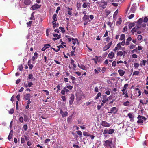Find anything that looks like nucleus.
<instances>
[{
  "label": "nucleus",
  "mask_w": 148,
  "mask_h": 148,
  "mask_svg": "<svg viewBox=\"0 0 148 148\" xmlns=\"http://www.w3.org/2000/svg\"><path fill=\"white\" fill-rule=\"evenodd\" d=\"M137 118L139 119L137 121V122L138 124L143 123V120L144 121H145L146 120H147V119L145 117L139 115H138Z\"/></svg>",
  "instance_id": "f257e3e1"
},
{
  "label": "nucleus",
  "mask_w": 148,
  "mask_h": 148,
  "mask_svg": "<svg viewBox=\"0 0 148 148\" xmlns=\"http://www.w3.org/2000/svg\"><path fill=\"white\" fill-rule=\"evenodd\" d=\"M90 18L91 20H93L94 18V16L93 15H90V16L87 15H84V16L82 18V19L83 20L85 21L86 20H89Z\"/></svg>",
  "instance_id": "f03ea898"
},
{
  "label": "nucleus",
  "mask_w": 148,
  "mask_h": 148,
  "mask_svg": "<svg viewBox=\"0 0 148 148\" xmlns=\"http://www.w3.org/2000/svg\"><path fill=\"white\" fill-rule=\"evenodd\" d=\"M118 109L116 107H113L110 108V111L108 112V113H113L114 114L118 112Z\"/></svg>",
  "instance_id": "7ed1b4c3"
},
{
  "label": "nucleus",
  "mask_w": 148,
  "mask_h": 148,
  "mask_svg": "<svg viewBox=\"0 0 148 148\" xmlns=\"http://www.w3.org/2000/svg\"><path fill=\"white\" fill-rule=\"evenodd\" d=\"M60 113L62 115V117H64L67 116L68 114V113L67 111H65L64 112L62 110L60 109Z\"/></svg>",
  "instance_id": "20e7f679"
},
{
  "label": "nucleus",
  "mask_w": 148,
  "mask_h": 148,
  "mask_svg": "<svg viewBox=\"0 0 148 148\" xmlns=\"http://www.w3.org/2000/svg\"><path fill=\"white\" fill-rule=\"evenodd\" d=\"M112 41H111L108 44L106 45H105L103 48V50L104 51H106L107 50L109 49L111 47V44H112Z\"/></svg>",
  "instance_id": "39448f33"
},
{
  "label": "nucleus",
  "mask_w": 148,
  "mask_h": 148,
  "mask_svg": "<svg viewBox=\"0 0 148 148\" xmlns=\"http://www.w3.org/2000/svg\"><path fill=\"white\" fill-rule=\"evenodd\" d=\"M101 125L103 127H110L111 126L110 124L108 123L107 121H102L101 122Z\"/></svg>",
  "instance_id": "423d86ee"
},
{
  "label": "nucleus",
  "mask_w": 148,
  "mask_h": 148,
  "mask_svg": "<svg viewBox=\"0 0 148 148\" xmlns=\"http://www.w3.org/2000/svg\"><path fill=\"white\" fill-rule=\"evenodd\" d=\"M41 6L40 5L37 4V3H36L35 4L33 5H32V7H31L32 10H36V9H37L40 8Z\"/></svg>",
  "instance_id": "0eeeda50"
},
{
  "label": "nucleus",
  "mask_w": 148,
  "mask_h": 148,
  "mask_svg": "<svg viewBox=\"0 0 148 148\" xmlns=\"http://www.w3.org/2000/svg\"><path fill=\"white\" fill-rule=\"evenodd\" d=\"M74 94H72L71 95V97L69 98V104L72 105L73 104V102L74 101Z\"/></svg>",
  "instance_id": "6e6552de"
},
{
  "label": "nucleus",
  "mask_w": 148,
  "mask_h": 148,
  "mask_svg": "<svg viewBox=\"0 0 148 148\" xmlns=\"http://www.w3.org/2000/svg\"><path fill=\"white\" fill-rule=\"evenodd\" d=\"M53 35V36L55 37L53 38V40L54 41H56V40L59 39L61 37V35H58V34H54Z\"/></svg>",
  "instance_id": "1a4fd4ad"
},
{
  "label": "nucleus",
  "mask_w": 148,
  "mask_h": 148,
  "mask_svg": "<svg viewBox=\"0 0 148 148\" xmlns=\"http://www.w3.org/2000/svg\"><path fill=\"white\" fill-rule=\"evenodd\" d=\"M105 143L104 145H108L109 146L111 147V145L112 144V140H106L105 141Z\"/></svg>",
  "instance_id": "9d476101"
},
{
  "label": "nucleus",
  "mask_w": 148,
  "mask_h": 148,
  "mask_svg": "<svg viewBox=\"0 0 148 148\" xmlns=\"http://www.w3.org/2000/svg\"><path fill=\"white\" fill-rule=\"evenodd\" d=\"M27 79H31L33 81H35L36 80L35 78L34 77L32 73L29 74L28 77Z\"/></svg>",
  "instance_id": "9b49d317"
},
{
  "label": "nucleus",
  "mask_w": 148,
  "mask_h": 148,
  "mask_svg": "<svg viewBox=\"0 0 148 148\" xmlns=\"http://www.w3.org/2000/svg\"><path fill=\"white\" fill-rule=\"evenodd\" d=\"M30 97V94H29V93H27L24 95L23 99L25 100H28V99H29Z\"/></svg>",
  "instance_id": "f8f14e48"
},
{
  "label": "nucleus",
  "mask_w": 148,
  "mask_h": 148,
  "mask_svg": "<svg viewBox=\"0 0 148 148\" xmlns=\"http://www.w3.org/2000/svg\"><path fill=\"white\" fill-rule=\"evenodd\" d=\"M23 3L25 5H29L32 3V1L31 0H23Z\"/></svg>",
  "instance_id": "ddd939ff"
},
{
  "label": "nucleus",
  "mask_w": 148,
  "mask_h": 148,
  "mask_svg": "<svg viewBox=\"0 0 148 148\" xmlns=\"http://www.w3.org/2000/svg\"><path fill=\"white\" fill-rule=\"evenodd\" d=\"M118 72L120 76H123L125 73V71L122 70V69H119V70H118Z\"/></svg>",
  "instance_id": "4468645a"
},
{
  "label": "nucleus",
  "mask_w": 148,
  "mask_h": 148,
  "mask_svg": "<svg viewBox=\"0 0 148 148\" xmlns=\"http://www.w3.org/2000/svg\"><path fill=\"white\" fill-rule=\"evenodd\" d=\"M78 66L79 68H80V69L84 70H85L86 69V67L85 66H84V65L78 64Z\"/></svg>",
  "instance_id": "2eb2a0df"
},
{
  "label": "nucleus",
  "mask_w": 148,
  "mask_h": 148,
  "mask_svg": "<svg viewBox=\"0 0 148 148\" xmlns=\"http://www.w3.org/2000/svg\"><path fill=\"white\" fill-rule=\"evenodd\" d=\"M13 132L11 130V131H10V134H9V136H8V139L9 140H10L11 139L12 137V134Z\"/></svg>",
  "instance_id": "dca6fc26"
},
{
  "label": "nucleus",
  "mask_w": 148,
  "mask_h": 148,
  "mask_svg": "<svg viewBox=\"0 0 148 148\" xmlns=\"http://www.w3.org/2000/svg\"><path fill=\"white\" fill-rule=\"evenodd\" d=\"M122 20L121 18L119 17V18L118 21H116V25L117 26L120 25L122 22Z\"/></svg>",
  "instance_id": "f3484780"
},
{
  "label": "nucleus",
  "mask_w": 148,
  "mask_h": 148,
  "mask_svg": "<svg viewBox=\"0 0 148 148\" xmlns=\"http://www.w3.org/2000/svg\"><path fill=\"white\" fill-rule=\"evenodd\" d=\"M108 56L110 58L112 59L114 56V54L113 52L110 53L108 55Z\"/></svg>",
  "instance_id": "a211bd4d"
},
{
  "label": "nucleus",
  "mask_w": 148,
  "mask_h": 148,
  "mask_svg": "<svg viewBox=\"0 0 148 148\" xmlns=\"http://www.w3.org/2000/svg\"><path fill=\"white\" fill-rule=\"evenodd\" d=\"M102 3H103L104 4L103 5H101V7L103 9L105 8L107 4L108 3L107 2L104 1V2H101Z\"/></svg>",
  "instance_id": "6ab92c4d"
},
{
  "label": "nucleus",
  "mask_w": 148,
  "mask_h": 148,
  "mask_svg": "<svg viewBox=\"0 0 148 148\" xmlns=\"http://www.w3.org/2000/svg\"><path fill=\"white\" fill-rule=\"evenodd\" d=\"M125 37V35L124 34H121L120 38V40L121 41L124 40Z\"/></svg>",
  "instance_id": "aec40b11"
},
{
  "label": "nucleus",
  "mask_w": 148,
  "mask_h": 148,
  "mask_svg": "<svg viewBox=\"0 0 148 148\" xmlns=\"http://www.w3.org/2000/svg\"><path fill=\"white\" fill-rule=\"evenodd\" d=\"M56 16H57V14H56V13H54L53 14V17H52L53 19V20L55 22H56V21L57 20V18H56Z\"/></svg>",
  "instance_id": "412c9836"
},
{
  "label": "nucleus",
  "mask_w": 148,
  "mask_h": 148,
  "mask_svg": "<svg viewBox=\"0 0 148 148\" xmlns=\"http://www.w3.org/2000/svg\"><path fill=\"white\" fill-rule=\"evenodd\" d=\"M83 135L85 136H90V134L88 132H85V131H84L83 132Z\"/></svg>",
  "instance_id": "4be33fe9"
},
{
  "label": "nucleus",
  "mask_w": 148,
  "mask_h": 148,
  "mask_svg": "<svg viewBox=\"0 0 148 148\" xmlns=\"http://www.w3.org/2000/svg\"><path fill=\"white\" fill-rule=\"evenodd\" d=\"M72 40L73 43L74 44V45H75L76 41L78 42V41L77 38H76L75 39H74V38H72Z\"/></svg>",
  "instance_id": "5701e85b"
},
{
  "label": "nucleus",
  "mask_w": 148,
  "mask_h": 148,
  "mask_svg": "<svg viewBox=\"0 0 148 148\" xmlns=\"http://www.w3.org/2000/svg\"><path fill=\"white\" fill-rule=\"evenodd\" d=\"M143 21V19L142 18H140L137 21V23L139 24H141Z\"/></svg>",
  "instance_id": "b1692460"
},
{
  "label": "nucleus",
  "mask_w": 148,
  "mask_h": 148,
  "mask_svg": "<svg viewBox=\"0 0 148 148\" xmlns=\"http://www.w3.org/2000/svg\"><path fill=\"white\" fill-rule=\"evenodd\" d=\"M25 136L24 135L21 138V143H24L25 142Z\"/></svg>",
  "instance_id": "393cba45"
},
{
  "label": "nucleus",
  "mask_w": 148,
  "mask_h": 148,
  "mask_svg": "<svg viewBox=\"0 0 148 148\" xmlns=\"http://www.w3.org/2000/svg\"><path fill=\"white\" fill-rule=\"evenodd\" d=\"M114 132V130L113 129H110L108 131V134H112Z\"/></svg>",
  "instance_id": "a878e982"
},
{
  "label": "nucleus",
  "mask_w": 148,
  "mask_h": 148,
  "mask_svg": "<svg viewBox=\"0 0 148 148\" xmlns=\"http://www.w3.org/2000/svg\"><path fill=\"white\" fill-rule=\"evenodd\" d=\"M33 23V21L31 20L29 21V22H27V27H30L32 25V23Z\"/></svg>",
  "instance_id": "bb28decb"
},
{
  "label": "nucleus",
  "mask_w": 148,
  "mask_h": 148,
  "mask_svg": "<svg viewBox=\"0 0 148 148\" xmlns=\"http://www.w3.org/2000/svg\"><path fill=\"white\" fill-rule=\"evenodd\" d=\"M134 23H130L128 25V27L130 29L132 28V27H134Z\"/></svg>",
  "instance_id": "cd10ccee"
},
{
  "label": "nucleus",
  "mask_w": 148,
  "mask_h": 148,
  "mask_svg": "<svg viewBox=\"0 0 148 148\" xmlns=\"http://www.w3.org/2000/svg\"><path fill=\"white\" fill-rule=\"evenodd\" d=\"M130 101H127L123 103V105L124 106H129L130 104Z\"/></svg>",
  "instance_id": "c85d7f7f"
},
{
  "label": "nucleus",
  "mask_w": 148,
  "mask_h": 148,
  "mask_svg": "<svg viewBox=\"0 0 148 148\" xmlns=\"http://www.w3.org/2000/svg\"><path fill=\"white\" fill-rule=\"evenodd\" d=\"M137 31V29L136 27H134L131 30V32L132 34H134V32Z\"/></svg>",
  "instance_id": "c756f323"
},
{
  "label": "nucleus",
  "mask_w": 148,
  "mask_h": 148,
  "mask_svg": "<svg viewBox=\"0 0 148 148\" xmlns=\"http://www.w3.org/2000/svg\"><path fill=\"white\" fill-rule=\"evenodd\" d=\"M117 56H122L123 54V52L121 51H117Z\"/></svg>",
  "instance_id": "7c9ffc66"
},
{
  "label": "nucleus",
  "mask_w": 148,
  "mask_h": 148,
  "mask_svg": "<svg viewBox=\"0 0 148 148\" xmlns=\"http://www.w3.org/2000/svg\"><path fill=\"white\" fill-rule=\"evenodd\" d=\"M53 25L54 28H55L56 27H58L59 25L58 24H56L55 22H53Z\"/></svg>",
  "instance_id": "2f4dec72"
},
{
  "label": "nucleus",
  "mask_w": 148,
  "mask_h": 148,
  "mask_svg": "<svg viewBox=\"0 0 148 148\" xmlns=\"http://www.w3.org/2000/svg\"><path fill=\"white\" fill-rule=\"evenodd\" d=\"M88 4V3L86 2L84 3L82 5V7L84 8H86L87 7Z\"/></svg>",
  "instance_id": "473e14b6"
},
{
  "label": "nucleus",
  "mask_w": 148,
  "mask_h": 148,
  "mask_svg": "<svg viewBox=\"0 0 148 148\" xmlns=\"http://www.w3.org/2000/svg\"><path fill=\"white\" fill-rule=\"evenodd\" d=\"M139 72L138 71H135L133 74V75H139Z\"/></svg>",
  "instance_id": "72a5a7b5"
},
{
  "label": "nucleus",
  "mask_w": 148,
  "mask_h": 148,
  "mask_svg": "<svg viewBox=\"0 0 148 148\" xmlns=\"http://www.w3.org/2000/svg\"><path fill=\"white\" fill-rule=\"evenodd\" d=\"M34 12L32 13L31 15V17L29 18L30 20H35V18L34 16Z\"/></svg>",
  "instance_id": "f704fd0d"
},
{
  "label": "nucleus",
  "mask_w": 148,
  "mask_h": 148,
  "mask_svg": "<svg viewBox=\"0 0 148 148\" xmlns=\"http://www.w3.org/2000/svg\"><path fill=\"white\" fill-rule=\"evenodd\" d=\"M33 84L31 82L29 81L28 82V87H30L33 85Z\"/></svg>",
  "instance_id": "c9c22d12"
},
{
  "label": "nucleus",
  "mask_w": 148,
  "mask_h": 148,
  "mask_svg": "<svg viewBox=\"0 0 148 148\" xmlns=\"http://www.w3.org/2000/svg\"><path fill=\"white\" fill-rule=\"evenodd\" d=\"M24 120V119L23 117H20L19 118V123H22L23 122Z\"/></svg>",
  "instance_id": "e433bc0d"
},
{
  "label": "nucleus",
  "mask_w": 148,
  "mask_h": 148,
  "mask_svg": "<svg viewBox=\"0 0 148 148\" xmlns=\"http://www.w3.org/2000/svg\"><path fill=\"white\" fill-rule=\"evenodd\" d=\"M23 128L25 131H26L28 127L26 124H24L23 126Z\"/></svg>",
  "instance_id": "4c0bfd02"
},
{
  "label": "nucleus",
  "mask_w": 148,
  "mask_h": 148,
  "mask_svg": "<svg viewBox=\"0 0 148 148\" xmlns=\"http://www.w3.org/2000/svg\"><path fill=\"white\" fill-rule=\"evenodd\" d=\"M128 85V84H125L124 85V86L123 88H124V89H125V90H126V92H127V87Z\"/></svg>",
  "instance_id": "58836bf2"
},
{
  "label": "nucleus",
  "mask_w": 148,
  "mask_h": 148,
  "mask_svg": "<svg viewBox=\"0 0 148 148\" xmlns=\"http://www.w3.org/2000/svg\"><path fill=\"white\" fill-rule=\"evenodd\" d=\"M95 58H93V60L94 61L95 63V64H96L97 63V62L96 61V60H97L99 58L97 56H95Z\"/></svg>",
  "instance_id": "ea45409f"
},
{
  "label": "nucleus",
  "mask_w": 148,
  "mask_h": 148,
  "mask_svg": "<svg viewBox=\"0 0 148 148\" xmlns=\"http://www.w3.org/2000/svg\"><path fill=\"white\" fill-rule=\"evenodd\" d=\"M59 29L61 30L62 33H64L65 32V30L64 29V28L62 27H59Z\"/></svg>",
  "instance_id": "a19ab883"
},
{
  "label": "nucleus",
  "mask_w": 148,
  "mask_h": 148,
  "mask_svg": "<svg viewBox=\"0 0 148 148\" xmlns=\"http://www.w3.org/2000/svg\"><path fill=\"white\" fill-rule=\"evenodd\" d=\"M128 29L127 27L126 26L124 28H123L122 32H124L125 31H127Z\"/></svg>",
  "instance_id": "79ce46f5"
},
{
  "label": "nucleus",
  "mask_w": 148,
  "mask_h": 148,
  "mask_svg": "<svg viewBox=\"0 0 148 148\" xmlns=\"http://www.w3.org/2000/svg\"><path fill=\"white\" fill-rule=\"evenodd\" d=\"M136 45L131 44L130 46V49H133L135 48Z\"/></svg>",
  "instance_id": "37998d69"
},
{
  "label": "nucleus",
  "mask_w": 148,
  "mask_h": 148,
  "mask_svg": "<svg viewBox=\"0 0 148 148\" xmlns=\"http://www.w3.org/2000/svg\"><path fill=\"white\" fill-rule=\"evenodd\" d=\"M20 94H18L16 96V98L17 101H20Z\"/></svg>",
  "instance_id": "c03bdc74"
},
{
  "label": "nucleus",
  "mask_w": 148,
  "mask_h": 148,
  "mask_svg": "<svg viewBox=\"0 0 148 148\" xmlns=\"http://www.w3.org/2000/svg\"><path fill=\"white\" fill-rule=\"evenodd\" d=\"M135 8L134 7H132L130 9V10L132 12L134 13L135 10Z\"/></svg>",
  "instance_id": "a18cd8bd"
},
{
  "label": "nucleus",
  "mask_w": 148,
  "mask_h": 148,
  "mask_svg": "<svg viewBox=\"0 0 148 148\" xmlns=\"http://www.w3.org/2000/svg\"><path fill=\"white\" fill-rule=\"evenodd\" d=\"M72 118V115L70 116L69 117H68L67 119V121L68 122H70L71 121V119Z\"/></svg>",
  "instance_id": "49530a36"
},
{
  "label": "nucleus",
  "mask_w": 148,
  "mask_h": 148,
  "mask_svg": "<svg viewBox=\"0 0 148 148\" xmlns=\"http://www.w3.org/2000/svg\"><path fill=\"white\" fill-rule=\"evenodd\" d=\"M14 109L12 108L11 109L9 112V113H10V114H12L14 112Z\"/></svg>",
  "instance_id": "de8ad7c7"
},
{
  "label": "nucleus",
  "mask_w": 148,
  "mask_h": 148,
  "mask_svg": "<svg viewBox=\"0 0 148 148\" xmlns=\"http://www.w3.org/2000/svg\"><path fill=\"white\" fill-rule=\"evenodd\" d=\"M143 22L144 23H147L148 21V18L147 17H144L143 20Z\"/></svg>",
  "instance_id": "09e8293b"
},
{
  "label": "nucleus",
  "mask_w": 148,
  "mask_h": 148,
  "mask_svg": "<svg viewBox=\"0 0 148 148\" xmlns=\"http://www.w3.org/2000/svg\"><path fill=\"white\" fill-rule=\"evenodd\" d=\"M71 79L72 80V83H74V81L75 80V77H74V76H70Z\"/></svg>",
  "instance_id": "8fccbe9b"
},
{
  "label": "nucleus",
  "mask_w": 148,
  "mask_h": 148,
  "mask_svg": "<svg viewBox=\"0 0 148 148\" xmlns=\"http://www.w3.org/2000/svg\"><path fill=\"white\" fill-rule=\"evenodd\" d=\"M128 116L130 119H132L133 118V116L132 114H131V113H128Z\"/></svg>",
  "instance_id": "3c124183"
},
{
  "label": "nucleus",
  "mask_w": 148,
  "mask_h": 148,
  "mask_svg": "<svg viewBox=\"0 0 148 148\" xmlns=\"http://www.w3.org/2000/svg\"><path fill=\"white\" fill-rule=\"evenodd\" d=\"M44 62L46 63H47L48 62V61L47 60V58L46 56H44Z\"/></svg>",
  "instance_id": "603ef678"
},
{
  "label": "nucleus",
  "mask_w": 148,
  "mask_h": 148,
  "mask_svg": "<svg viewBox=\"0 0 148 148\" xmlns=\"http://www.w3.org/2000/svg\"><path fill=\"white\" fill-rule=\"evenodd\" d=\"M134 67L135 68H138L139 66V64L136 63V62L134 63Z\"/></svg>",
  "instance_id": "864d4df0"
},
{
  "label": "nucleus",
  "mask_w": 148,
  "mask_h": 148,
  "mask_svg": "<svg viewBox=\"0 0 148 148\" xmlns=\"http://www.w3.org/2000/svg\"><path fill=\"white\" fill-rule=\"evenodd\" d=\"M15 96H14V95L12 96L10 99L11 101L12 102L13 101H14V100H15Z\"/></svg>",
  "instance_id": "5fc2aeb1"
},
{
  "label": "nucleus",
  "mask_w": 148,
  "mask_h": 148,
  "mask_svg": "<svg viewBox=\"0 0 148 148\" xmlns=\"http://www.w3.org/2000/svg\"><path fill=\"white\" fill-rule=\"evenodd\" d=\"M45 47L46 48V49L49 48V47H50L51 46L49 44H45Z\"/></svg>",
  "instance_id": "6e6d98bb"
},
{
  "label": "nucleus",
  "mask_w": 148,
  "mask_h": 148,
  "mask_svg": "<svg viewBox=\"0 0 148 148\" xmlns=\"http://www.w3.org/2000/svg\"><path fill=\"white\" fill-rule=\"evenodd\" d=\"M138 40L139 41H140L142 38V36L141 35H139L138 36Z\"/></svg>",
  "instance_id": "4d7b16f0"
},
{
  "label": "nucleus",
  "mask_w": 148,
  "mask_h": 148,
  "mask_svg": "<svg viewBox=\"0 0 148 148\" xmlns=\"http://www.w3.org/2000/svg\"><path fill=\"white\" fill-rule=\"evenodd\" d=\"M109 100L108 99V98H106L102 100V102H103L104 103H106V102L108 101Z\"/></svg>",
  "instance_id": "13d9d810"
},
{
  "label": "nucleus",
  "mask_w": 148,
  "mask_h": 148,
  "mask_svg": "<svg viewBox=\"0 0 148 148\" xmlns=\"http://www.w3.org/2000/svg\"><path fill=\"white\" fill-rule=\"evenodd\" d=\"M28 66H29V69H32V68L33 67V65L31 64H28Z\"/></svg>",
  "instance_id": "bf43d9fd"
},
{
  "label": "nucleus",
  "mask_w": 148,
  "mask_h": 148,
  "mask_svg": "<svg viewBox=\"0 0 148 148\" xmlns=\"http://www.w3.org/2000/svg\"><path fill=\"white\" fill-rule=\"evenodd\" d=\"M134 16V14H132L130 15L128 17V18L130 19H131Z\"/></svg>",
  "instance_id": "052dcab7"
},
{
  "label": "nucleus",
  "mask_w": 148,
  "mask_h": 148,
  "mask_svg": "<svg viewBox=\"0 0 148 148\" xmlns=\"http://www.w3.org/2000/svg\"><path fill=\"white\" fill-rule=\"evenodd\" d=\"M66 88L70 90H71L73 88V87L71 86H66Z\"/></svg>",
  "instance_id": "680f3d73"
},
{
  "label": "nucleus",
  "mask_w": 148,
  "mask_h": 148,
  "mask_svg": "<svg viewBox=\"0 0 148 148\" xmlns=\"http://www.w3.org/2000/svg\"><path fill=\"white\" fill-rule=\"evenodd\" d=\"M61 93L62 95H64L65 94V89H64V88L63 90H61Z\"/></svg>",
  "instance_id": "e2e57ef3"
},
{
  "label": "nucleus",
  "mask_w": 148,
  "mask_h": 148,
  "mask_svg": "<svg viewBox=\"0 0 148 148\" xmlns=\"http://www.w3.org/2000/svg\"><path fill=\"white\" fill-rule=\"evenodd\" d=\"M94 91L96 92H99V88L97 87H95Z\"/></svg>",
  "instance_id": "0e129e2a"
},
{
  "label": "nucleus",
  "mask_w": 148,
  "mask_h": 148,
  "mask_svg": "<svg viewBox=\"0 0 148 148\" xmlns=\"http://www.w3.org/2000/svg\"><path fill=\"white\" fill-rule=\"evenodd\" d=\"M118 13V10H117L114 12V14L113 15V17H115V16H116V15H117Z\"/></svg>",
  "instance_id": "69168bd1"
},
{
  "label": "nucleus",
  "mask_w": 148,
  "mask_h": 148,
  "mask_svg": "<svg viewBox=\"0 0 148 148\" xmlns=\"http://www.w3.org/2000/svg\"><path fill=\"white\" fill-rule=\"evenodd\" d=\"M78 135L79 136H82V132L81 131H77L76 132Z\"/></svg>",
  "instance_id": "338daca9"
},
{
  "label": "nucleus",
  "mask_w": 148,
  "mask_h": 148,
  "mask_svg": "<svg viewBox=\"0 0 148 148\" xmlns=\"http://www.w3.org/2000/svg\"><path fill=\"white\" fill-rule=\"evenodd\" d=\"M73 146L74 148H79L80 147H79L78 145H75V144H74L73 145Z\"/></svg>",
  "instance_id": "774afa93"
}]
</instances>
